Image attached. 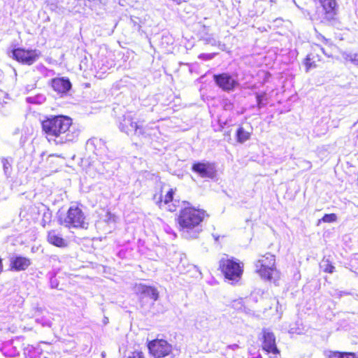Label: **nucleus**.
Returning a JSON list of instances; mask_svg holds the SVG:
<instances>
[{
  "instance_id": "obj_28",
  "label": "nucleus",
  "mask_w": 358,
  "mask_h": 358,
  "mask_svg": "<svg viewBox=\"0 0 358 358\" xmlns=\"http://www.w3.org/2000/svg\"><path fill=\"white\" fill-rule=\"evenodd\" d=\"M322 266L324 271L327 273H332L334 271L335 267L329 262V260H322Z\"/></svg>"
},
{
  "instance_id": "obj_6",
  "label": "nucleus",
  "mask_w": 358,
  "mask_h": 358,
  "mask_svg": "<svg viewBox=\"0 0 358 358\" xmlns=\"http://www.w3.org/2000/svg\"><path fill=\"white\" fill-rule=\"evenodd\" d=\"M11 57L18 62L30 66L39 59L41 52L36 49L25 50L24 48H17L11 51Z\"/></svg>"
},
{
  "instance_id": "obj_8",
  "label": "nucleus",
  "mask_w": 358,
  "mask_h": 358,
  "mask_svg": "<svg viewBox=\"0 0 358 358\" xmlns=\"http://www.w3.org/2000/svg\"><path fill=\"white\" fill-rule=\"evenodd\" d=\"M261 335L262 350L266 352L267 354L274 355V357H271V358L277 357L280 352L277 347L274 334L269 329L264 328L262 330Z\"/></svg>"
},
{
  "instance_id": "obj_25",
  "label": "nucleus",
  "mask_w": 358,
  "mask_h": 358,
  "mask_svg": "<svg viewBox=\"0 0 358 358\" xmlns=\"http://www.w3.org/2000/svg\"><path fill=\"white\" fill-rule=\"evenodd\" d=\"M341 57L344 60L350 62L355 65H358V53L342 52Z\"/></svg>"
},
{
  "instance_id": "obj_18",
  "label": "nucleus",
  "mask_w": 358,
  "mask_h": 358,
  "mask_svg": "<svg viewBox=\"0 0 358 358\" xmlns=\"http://www.w3.org/2000/svg\"><path fill=\"white\" fill-rule=\"evenodd\" d=\"M47 238L48 243L55 246L64 248L67 245L66 241L55 230L48 231Z\"/></svg>"
},
{
  "instance_id": "obj_2",
  "label": "nucleus",
  "mask_w": 358,
  "mask_h": 358,
  "mask_svg": "<svg viewBox=\"0 0 358 358\" xmlns=\"http://www.w3.org/2000/svg\"><path fill=\"white\" fill-rule=\"evenodd\" d=\"M205 212L194 208L185 207L180 212L178 223L181 227L182 236L187 238H196L201 231V222Z\"/></svg>"
},
{
  "instance_id": "obj_16",
  "label": "nucleus",
  "mask_w": 358,
  "mask_h": 358,
  "mask_svg": "<svg viewBox=\"0 0 358 358\" xmlns=\"http://www.w3.org/2000/svg\"><path fill=\"white\" fill-rule=\"evenodd\" d=\"M324 11V19L330 21L334 19L337 12L336 0H318Z\"/></svg>"
},
{
  "instance_id": "obj_31",
  "label": "nucleus",
  "mask_w": 358,
  "mask_h": 358,
  "mask_svg": "<svg viewBox=\"0 0 358 358\" xmlns=\"http://www.w3.org/2000/svg\"><path fill=\"white\" fill-rule=\"evenodd\" d=\"M28 99L31 103H41L45 100V97L43 95H39L36 97H29Z\"/></svg>"
},
{
  "instance_id": "obj_39",
  "label": "nucleus",
  "mask_w": 358,
  "mask_h": 358,
  "mask_svg": "<svg viewBox=\"0 0 358 358\" xmlns=\"http://www.w3.org/2000/svg\"><path fill=\"white\" fill-rule=\"evenodd\" d=\"M289 332L292 334H301L302 333V331L299 328L295 329L294 327H292L289 330Z\"/></svg>"
},
{
  "instance_id": "obj_29",
  "label": "nucleus",
  "mask_w": 358,
  "mask_h": 358,
  "mask_svg": "<svg viewBox=\"0 0 358 358\" xmlns=\"http://www.w3.org/2000/svg\"><path fill=\"white\" fill-rule=\"evenodd\" d=\"M337 216L334 213L325 214L320 221L324 222H334L336 220Z\"/></svg>"
},
{
  "instance_id": "obj_24",
  "label": "nucleus",
  "mask_w": 358,
  "mask_h": 358,
  "mask_svg": "<svg viewBox=\"0 0 358 358\" xmlns=\"http://www.w3.org/2000/svg\"><path fill=\"white\" fill-rule=\"evenodd\" d=\"M236 137L238 142L243 143L250 139V134L241 127L236 131Z\"/></svg>"
},
{
  "instance_id": "obj_19",
  "label": "nucleus",
  "mask_w": 358,
  "mask_h": 358,
  "mask_svg": "<svg viewBox=\"0 0 358 358\" xmlns=\"http://www.w3.org/2000/svg\"><path fill=\"white\" fill-rule=\"evenodd\" d=\"M157 133V128H153L148 126L143 127L141 124H140L136 136L140 138H151L152 136H156Z\"/></svg>"
},
{
  "instance_id": "obj_1",
  "label": "nucleus",
  "mask_w": 358,
  "mask_h": 358,
  "mask_svg": "<svg viewBox=\"0 0 358 358\" xmlns=\"http://www.w3.org/2000/svg\"><path fill=\"white\" fill-rule=\"evenodd\" d=\"M41 125L48 140L53 141L56 144L73 141L80 134L68 116L50 115L42 121Z\"/></svg>"
},
{
  "instance_id": "obj_13",
  "label": "nucleus",
  "mask_w": 358,
  "mask_h": 358,
  "mask_svg": "<svg viewBox=\"0 0 358 358\" xmlns=\"http://www.w3.org/2000/svg\"><path fill=\"white\" fill-rule=\"evenodd\" d=\"M31 264V259L13 254L10 257V268L14 271H25Z\"/></svg>"
},
{
  "instance_id": "obj_7",
  "label": "nucleus",
  "mask_w": 358,
  "mask_h": 358,
  "mask_svg": "<svg viewBox=\"0 0 358 358\" xmlns=\"http://www.w3.org/2000/svg\"><path fill=\"white\" fill-rule=\"evenodd\" d=\"M220 267L227 280L236 282L241 278L243 270L239 263L232 259H222Z\"/></svg>"
},
{
  "instance_id": "obj_42",
  "label": "nucleus",
  "mask_w": 358,
  "mask_h": 358,
  "mask_svg": "<svg viewBox=\"0 0 358 358\" xmlns=\"http://www.w3.org/2000/svg\"><path fill=\"white\" fill-rule=\"evenodd\" d=\"M3 271V263H2V259L0 257V273Z\"/></svg>"
},
{
  "instance_id": "obj_26",
  "label": "nucleus",
  "mask_w": 358,
  "mask_h": 358,
  "mask_svg": "<svg viewBox=\"0 0 358 358\" xmlns=\"http://www.w3.org/2000/svg\"><path fill=\"white\" fill-rule=\"evenodd\" d=\"M96 157L100 162L104 164L109 160H112L114 158V155L107 148V151H103L100 155H98Z\"/></svg>"
},
{
  "instance_id": "obj_10",
  "label": "nucleus",
  "mask_w": 358,
  "mask_h": 358,
  "mask_svg": "<svg viewBox=\"0 0 358 358\" xmlns=\"http://www.w3.org/2000/svg\"><path fill=\"white\" fill-rule=\"evenodd\" d=\"M135 292L138 294L142 306L144 303H147L148 299L150 300L151 303L153 304L159 298L157 289L152 286L143 284L136 285Z\"/></svg>"
},
{
  "instance_id": "obj_44",
  "label": "nucleus",
  "mask_w": 358,
  "mask_h": 358,
  "mask_svg": "<svg viewBox=\"0 0 358 358\" xmlns=\"http://www.w3.org/2000/svg\"><path fill=\"white\" fill-rule=\"evenodd\" d=\"M131 21L134 23V24H136L137 22L134 21L132 18H131Z\"/></svg>"
},
{
  "instance_id": "obj_43",
  "label": "nucleus",
  "mask_w": 358,
  "mask_h": 358,
  "mask_svg": "<svg viewBox=\"0 0 358 358\" xmlns=\"http://www.w3.org/2000/svg\"><path fill=\"white\" fill-rule=\"evenodd\" d=\"M254 358H262V356L260 354H258Z\"/></svg>"
},
{
  "instance_id": "obj_46",
  "label": "nucleus",
  "mask_w": 358,
  "mask_h": 358,
  "mask_svg": "<svg viewBox=\"0 0 358 358\" xmlns=\"http://www.w3.org/2000/svg\"><path fill=\"white\" fill-rule=\"evenodd\" d=\"M214 237H215L216 241L218 239V237H215V236H214Z\"/></svg>"
},
{
  "instance_id": "obj_33",
  "label": "nucleus",
  "mask_w": 358,
  "mask_h": 358,
  "mask_svg": "<svg viewBox=\"0 0 358 358\" xmlns=\"http://www.w3.org/2000/svg\"><path fill=\"white\" fill-rule=\"evenodd\" d=\"M36 322H38V323H40L42 324V326L43 327H51L52 325V322L51 321H50L49 320H45L43 318H37L36 319Z\"/></svg>"
},
{
  "instance_id": "obj_11",
  "label": "nucleus",
  "mask_w": 358,
  "mask_h": 358,
  "mask_svg": "<svg viewBox=\"0 0 358 358\" xmlns=\"http://www.w3.org/2000/svg\"><path fill=\"white\" fill-rule=\"evenodd\" d=\"M140 124L134 121L131 114L124 115L119 122V129L122 132L127 135H135L138 131Z\"/></svg>"
},
{
  "instance_id": "obj_38",
  "label": "nucleus",
  "mask_w": 358,
  "mask_h": 358,
  "mask_svg": "<svg viewBox=\"0 0 358 358\" xmlns=\"http://www.w3.org/2000/svg\"><path fill=\"white\" fill-rule=\"evenodd\" d=\"M204 41H206V44H210L211 45H214V46L217 45V41L213 38H210V37L206 38H204Z\"/></svg>"
},
{
  "instance_id": "obj_35",
  "label": "nucleus",
  "mask_w": 358,
  "mask_h": 358,
  "mask_svg": "<svg viewBox=\"0 0 358 358\" xmlns=\"http://www.w3.org/2000/svg\"><path fill=\"white\" fill-rule=\"evenodd\" d=\"M223 107L224 110H230L233 108V104L229 100H224Z\"/></svg>"
},
{
  "instance_id": "obj_3",
  "label": "nucleus",
  "mask_w": 358,
  "mask_h": 358,
  "mask_svg": "<svg viewBox=\"0 0 358 358\" xmlns=\"http://www.w3.org/2000/svg\"><path fill=\"white\" fill-rule=\"evenodd\" d=\"M58 222L67 228L87 229L89 223L78 205H72L66 213L58 212Z\"/></svg>"
},
{
  "instance_id": "obj_40",
  "label": "nucleus",
  "mask_w": 358,
  "mask_h": 358,
  "mask_svg": "<svg viewBox=\"0 0 358 358\" xmlns=\"http://www.w3.org/2000/svg\"><path fill=\"white\" fill-rule=\"evenodd\" d=\"M239 345L238 344H231V345H227V349H230V350H236L239 348Z\"/></svg>"
},
{
  "instance_id": "obj_36",
  "label": "nucleus",
  "mask_w": 358,
  "mask_h": 358,
  "mask_svg": "<svg viewBox=\"0 0 358 358\" xmlns=\"http://www.w3.org/2000/svg\"><path fill=\"white\" fill-rule=\"evenodd\" d=\"M343 358H358L354 352H342Z\"/></svg>"
},
{
  "instance_id": "obj_4",
  "label": "nucleus",
  "mask_w": 358,
  "mask_h": 358,
  "mask_svg": "<svg viewBox=\"0 0 358 358\" xmlns=\"http://www.w3.org/2000/svg\"><path fill=\"white\" fill-rule=\"evenodd\" d=\"M256 272L263 279L271 280L277 271L275 255L267 252L262 255L255 263Z\"/></svg>"
},
{
  "instance_id": "obj_34",
  "label": "nucleus",
  "mask_w": 358,
  "mask_h": 358,
  "mask_svg": "<svg viewBox=\"0 0 358 358\" xmlns=\"http://www.w3.org/2000/svg\"><path fill=\"white\" fill-rule=\"evenodd\" d=\"M47 2H48V6H50V9L51 10H56L58 8V6H57V0H47Z\"/></svg>"
},
{
  "instance_id": "obj_45",
  "label": "nucleus",
  "mask_w": 358,
  "mask_h": 358,
  "mask_svg": "<svg viewBox=\"0 0 358 358\" xmlns=\"http://www.w3.org/2000/svg\"><path fill=\"white\" fill-rule=\"evenodd\" d=\"M321 50H322V51L325 55H327V54L325 53V52H324V49H323L322 48H321Z\"/></svg>"
},
{
  "instance_id": "obj_14",
  "label": "nucleus",
  "mask_w": 358,
  "mask_h": 358,
  "mask_svg": "<svg viewBox=\"0 0 358 358\" xmlns=\"http://www.w3.org/2000/svg\"><path fill=\"white\" fill-rule=\"evenodd\" d=\"M53 90L62 96L66 94L71 89L72 85L67 78H55L51 80Z\"/></svg>"
},
{
  "instance_id": "obj_27",
  "label": "nucleus",
  "mask_w": 358,
  "mask_h": 358,
  "mask_svg": "<svg viewBox=\"0 0 358 358\" xmlns=\"http://www.w3.org/2000/svg\"><path fill=\"white\" fill-rule=\"evenodd\" d=\"M10 104L6 101L0 102V113L3 115H8L10 113Z\"/></svg>"
},
{
  "instance_id": "obj_41",
  "label": "nucleus",
  "mask_w": 358,
  "mask_h": 358,
  "mask_svg": "<svg viewBox=\"0 0 358 358\" xmlns=\"http://www.w3.org/2000/svg\"><path fill=\"white\" fill-rule=\"evenodd\" d=\"M310 55H308L306 60V66L308 67V68H310L313 66V64L312 62H310Z\"/></svg>"
},
{
  "instance_id": "obj_47",
  "label": "nucleus",
  "mask_w": 358,
  "mask_h": 358,
  "mask_svg": "<svg viewBox=\"0 0 358 358\" xmlns=\"http://www.w3.org/2000/svg\"><path fill=\"white\" fill-rule=\"evenodd\" d=\"M44 358H48V357H44Z\"/></svg>"
},
{
  "instance_id": "obj_37",
  "label": "nucleus",
  "mask_w": 358,
  "mask_h": 358,
  "mask_svg": "<svg viewBox=\"0 0 358 358\" xmlns=\"http://www.w3.org/2000/svg\"><path fill=\"white\" fill-rule=\"evenodd\" d=\"M128 358H144V355L142 352L135 351Z\"/></svg>"
},
{
  "instance_id": "obj_17",
  "label": "nucleus",
  "mask_w": 358,
  "mask_h": 358,
  "mask_svg": "<svg viewBox=\"0 0 358 358\" xmlns=\"http://www.w3.org/2000/svg\"><path fill=\"white\" fill-rule=\"evenodd\" d=\"M36 208L38 209V213H43L41 224L43 227L45 228L46 225L49 224L52 221V211L46 205L42 203H39L37 205H36Z\"/></svg>"
},
{
  "instance_id": "obj_21",
  "label": "nucleus",
  "mask_w": 358,
  "mask_h": 358,
  "mask_svg": "<svg viewBox=\"0 0 358 358\" xmlns=\"http://www.w3.org/2000/svg\"><path fill=\"white\" fill-rule=\"evenodd\" d=\"M256 100H257V106L258 110H260L261 108L264 107L267 104V94L265 92L262 93H255ZM252 108H255V106H252Z\"/></svg>"
},
{
  "instance_id": "obj_15",
  "label": "nucleus",
  "mask_w": 358,
  "mask_h": 358,
  "mask_svg": "<svg viewBox=\"0 0 358 358\" xmlns=\"http://www.w3.org/2000/svg\"><path fill=\"white\" fill-rule=\"evenodd\" d=\"M86 150L97 157L98 155H100L103 151H107V147L102 139L92 138L86 143Z\"/></svg>"
},
{
  "instance_id": "obj_5",
  "label": "nucleus",
  "mask_w": 358,
  "mask_h": 358,
  "mask_svg": "<svg viewBox=\"0 0 358 358\" xmlns=\"http://www.w3.org/2000/svg\"><path fill=\"white\" fill-rule=\"evenodd\" d=\"M150 353L155 358H175L172 345L165 340H155L148 344Z\"/></svg>"
},
{
  "instance_id": "obj_23",
  "label": "nucleus",
  "mask_w": 358,
  "mask_h": 358,
  "mask_svg": "<svg viewBox=\"0 0 358 358\" xmlns=\"http://www.w3.org/2000/svg\"><path fill=\"white\" fill-rule=\"evenodd\" d=\"M43 350L40 348H36L34 346H29L24 351V354L27 358H40Z\"/></svg>"
},
{
  "instance_id": "obj_12",
  "label": "nucleus",
  "mask_w": 358,
  "mask_h": 358,
  "mask_svg": "<svg viewBox=\"0 0 358 358\" xmlns=\"http://www.w3.org/2000/svg\"><path fill=\"white\" fill-rule=\"evenodd\" d=\"M192 169L202 178H213L216 176L214 164L210 162H196L192 165Z\"/></svg>"
},
{
  "instance_id": "obj_20",
  "label": "nucleus",
  "mask_w": 358,
  "mask_h": 358,
  "mask_svg": "<svg viewBox=\"0 0 358 358\" xmlns=\"http://www.w3.org/2000/svg\"><path fill=\"white\" fill-rule=\"evenodd\" d=\"M1 163L3 165L4 175L7 178H10L13 170V159L11 157H3L1 158Z\"/></svg>"
},
{
  "instance_id": "obj_9",
  "label": "nucleus",
  "mask_w": 358,
  "mask_h": 358,
  "mask_svg": "<svg viewBox=\"0 0 358 358\" xmlns=\"http://www.w3.org/2000/svg\"><path fill=\"white\" fill-rule=\"evenodd\" d=\"M213 80L217 87L227 92L234 91L239 85L237 78L229 73L214 74Z\"/></svg>"
},
{
  "instance_id": "obj_32",
  "label": "nucleus",
  "mask_w": 358,
  "mask_h": 358,
  "mask_svg": "<svg viewBox=\"0 0 358 358\" xmlns=\"http://www.w3.org/2000/svg\"><path fill=\"white\" fill-rule=\"evenodd\" d=\"M215 53H201L199 55V58L203 60H210L214 58Z\"/></svg>"
},
{
  "instance_id": "obj_22",
  "label": "nucleus",
  "mask_w": 358,
  "mask_h": 358,
  "mask_svg": "<svg viewBox=\"0 0 358 358\" xmlns=\"http://www.w3.org/2000/svg\"><path fill=\"white\" fill-rule=\"evenodd\" d=\"M174 192L173 189H171L165 195L164 203L168 206V210L171 212L176 210V206L175 203H170L173 201Z\"/></svg>"
},
{
  "instance_id": "obj_30",
  "label": "nucleus",
  "mask_w": 358,
  "mask_h": 358,
  "mask_svg": "<svg viewBox=\"0 0 358 358\" xmlns=\"http://www.w3.org/2000/svg\"><path fill=\"white\" fill-rule=\"evenodd\" d=\"M327 358H343L342 352L339 351H329L326 352Z\"/></svg>"
}]
</instances>
